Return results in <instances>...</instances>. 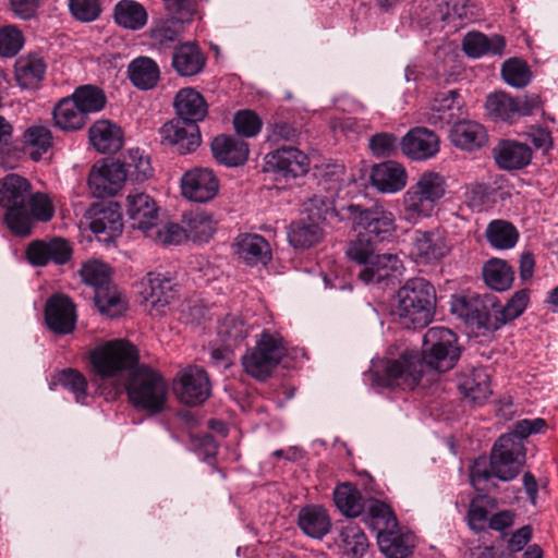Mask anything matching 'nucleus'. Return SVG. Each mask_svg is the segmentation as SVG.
Instances as JSON below:
<instances>
[{
	"label": "nucleus",
	"instance_id": "f03ea898",
	"mask_svg": "<svg viewBox=\"0 0 558 558\" xmlns=\"http://www.w3.org/2000/svg\"><path fill=\"white\" fill-rule=\"evenodd\" d=\"M447 192L446 178L435 171L423 172L402 195V219L416 225L433 216Z\"/></svg>",
	"mask_w": 558,
	"mask_h": 558
},
{
	"label": "nucleus",
	"instance_id": "f3484780",
	"mask_svg": "<svg viewBox=\"0 0 558 558\" xmlns=\"http://www.w3.org/2000/svg\"><path fill=\"white\" fill-rule=\"evenodd\" d=\"M485 108L492 120L512 122L519 117L531 116L535 104L527 98L512 97L505 92H495L487 96Z\"/></svg>",
	"mask_w": 558,
	"mask_h": 558
},
{
	"label": "nucleus",
	"instance_id": "20e7f679",
	"mask_svg": "<svg viewBox=\"0 0 558 558\" xmlns=\"http://www.w3.org/2000/svg\"><path fill=\"white\" fill-rule=\"evenodd\" d=\"M422 362L415 351L405 350L400 357L381 359L373 363L368 372L372 386L403 389L415 388L422 378Z\"/></svg>",
	"mask_w": 558,
	"mask_h": 558
},
{
	"label": "nucleus",
	"instance_id": "aec40b11",
	"mask_svg": "<svg viewBox=\"0 0 558 558\" xmlns=\"http://www.w3.org/2000/svg\"><path fill=\"white\" fill-rule=\"evenodd\" d=\"M45 323L56 335L72 333L76 326V308L72 300L64 294L51 295L45 305Z\"/></svg>",
	"mask_w": 558,
	"mask_h": 558
},
{
	"label": "nucleus",
	"instance_id": "680f3d73",
	"mask_svg": "<svg viewBox=\"0 0 558 558\" xmlns=\"http://www.w3.org/2000/svg\"><path fill=\"white\" fill-rule=\"evenodd\" d=\"M82 280L95 291L111 283L110 268L102 262L93 259L84 263L80 269Z\"/></svg>",
	"mask_w": 558,
	"mask_h": 558
},
{
	"label": "nucleus",
	"instance_id": "de8ad7c7",
	"mask_svg": "<svg viewBox=\"0 0 558 558\" xmlns=\"http://www.w3.org/2000/svg\"><path fill=\"white\" fill-rule=\"evenodd\" d=\"M53 120L63 131H77L85 126L88 119L71 97H65L56 105Z\"/></svg>",
	"mask_w": 558,
	"mask_h": 558
},
{
	"label": "nucleus",
	"instance_id": "c85d7f7f",
	"mask_svg": "<svg viewBox=\"0 0 558 558\" xmlns=\"http://www.w3.org/2000/svg\"><path fill=\"white\" fill-rule=\"evenodd\" d=\"M210 147L214 158L219 163L228 167L242 166L248 158L247 143L230 135L216 136Z\"/></svg>",
	"mask_w": 558,
	"mask_h": 558
},
{
	"label": "nucleus",
	"instance_id": "69168bd1",
	"mask_svg": "<svg viewBox=\"0 0 558 558\" xmlns=\"http://www.w3.org/2000/svg\"><path fill=\"white\" fill-rule=\"evenodd\" d=\"M126 174L135 175V180L144 181L153 175V167L148 156L138 148L130 149L129 156L123 163Z\"/></svg>",
	"mask_w": 558,
	"mask_h": 558
},
{
	"label": "nucleus",
	"instance_id": "b1692460",
	"mask_svg": "<svg viewBox=\"0 0 558 558\" xmlns=\"http://www.w3.org/2000/svg\"><path fill=\"white\" fill-rule=\"evenodd\" d=\"M141 286L140 293L144 302L149 303L159 314L165 313L175 296L171 279L161 274L148 272Z\"/></svg>",
	"mask_w": 558,
	"mask_h": 558
},
{
	"label": "nucleus",
	"instance_id": "6e6552de",
	"mask_svg": "<svg viewBox=\"0 0 558 558\" xmlns=\"http://www.w3.org/2000/svg\"><path fill=\"white\" fill-rule=\"evenodd\" d=\"M461 355L457 335L445 327L429 328L423 338L422 352L418 354L424 368L445 373L453 368Z\"/></svg>",
	"mask_w": 558,
	"mask_h": 558
},
{
	"label": "nucleus",
	"instance_id": "9b49d317",
	"mask_svg": "<svg viewBox=\"0 0 558 558\" xmlns=\"http://www.w3.org/2000/svg\"><path fill=\"white\" fill-rule=\"evenodd\" d=\"M547 423L544 418L519 420L513 424L512 430L502 434L495 441L490 454H500L501 458L517 459L525 463L526 449L523 440L532 434L545 432Z\"/></svg>",
	"mask_w": 558,
	"mask_h": 558
},
{
	"label": "nucleus",
	"instance_id": "1a4fd4ad",
	"mask_svg": "<svg viewBox=\"0 0 558 558\" xmlns=\"http://www.w3.org/2000/svg\"><path fill=\"white\" fill-rule=\"evenodd\" d=\"M345 211L352 229L375 242L387 241L397 231L395 214L380 203H375L369 207L349 204L345 206Z\"/></svg>",
	"mask_w": 558,
	"mask_h": 558
},
{
	"label": "nucleus",
	"instance_id": "4c0bfd02",
	"mask_svg": "<svg viewBox=\"0 0 558 558\" xmlns=\"http://www.w3.org/2000/svg\"><path fill=\"white\" fill-rule=\"evenodd\" d=\"M458 389L464 398L474 403H483L492 393L489 376L484 368H473L458 377Z\"/></svg>",
	"mask_w": 558,
	"mask_h": 558
},
{
	"label": "nucleus",
	"instance_id": "49530a36",
	"mask_svg": "<svg viewBox=\"0 0 558 558\" xmlns=\"http://www.w3.org/2000/svg\"><path fill=\"white\" fill-rule=\"evenodd\" d=\"M337 544L343 555L351 558L363 557L369 545L364 531L354 522H348L341 527Z\"/></svg>",
	"mask_w": 558,
	"mask_h": 558
},
{
	"label": "nucleus",
	"instance_id": "72a5a7b5",
	"mask_svg": "<svg viewBox=\"0 0 558 558\" xmlns=\"http://www.w3.org/2000/svg\"><path fill=\"white\" fill-rule=\"evenodd\" d=\"M530 302V290L527 288L515 291L507 303L501 306L492 301V320L486 324L490 330H498L502 325L521 316Z\"/></svg>",
	"mask_w": 558,
	"mask_h": 558
},
{
	"label": "nucleus",
	"instance_id": "e433bc0d",
	"mask_svg": "<svg viewBox=\"0 0 558 558\" xmlns=\"http://www.w3.org/2000/svg\"><path fill=\"white\" fill-rule=\"evenodd\" d=\"M305 211L308 219L316 222L333 225L337 222L348 221V213L345 207L337 209L335 202L330 196L323 194L313 195L305 204Z\"/></svg>",
	"mask_w": 558,
	"mask_h": 558
},
{
	"label": "nucleus",
	"instance_id": "a18cd8bd",
	"mask_svg": "<svg viewBox=\"0 0 558 558\" xmlns=\"http://www.w3.org/2000/svg\"><path fill=\"white\" fill-rule=\"evenodd\" d=\"M21 141L23 150L28 154L31 159L39 161L52 146V134L49 128L34 124L23 132Z\"/></svg>",
	"mask_w": 558,
	"mask_h": 558
},
{
	"label": "nucleus",
	"instance_id": "423d86ee",
	"mask_svg": "<svg viewBox=\"0 0 558 558\" xmlns=\"http://www.w3.org/2000/svg\"><path fill=\"white\" fill-rule=\"evenodd\" d=\"M126 392L135 408L156 414L165 408L168 385L159 372L147 365H141L132 373Z\"/></svg>",
	"mask_w": 558,
	"mask_h": 558
},
{
	"label": "nucleus",
	"instance_id": "9d476101",
	"mask_svg": "<svg viewBox=\"0 0 558 558\" xmlns=\"http://www.w3.org/2000/svg\"><path fill=\"white\" fill-rule=\"evenodd\" d=\"M89 361L95 375L106 379L133 368L138 362V351L130 341L116 339L93 349Z\"/></svg>",
	"mask_w": 558,
	"mask_h": 558
},
{
	"label": "nucleus",
	"instance_id": "052dcab7",
	"mask_svg": "<svg viewBox=\"0 0 558 558\" xmlns=\"http://www.w3.org/2000/svg\"><path fill=\"white\" fill-rule=\"evenodd\" d=\"M156 244L160 245H178L186 239L185 227L178 223L161 225L159 221L151 227L149 232L145 234Z\"/></svg>",
	"mask_w": 558,
	"mask_h": 558
},
{
	"label": "nucleus",
	"instance_id": "2f4dec72",
	"mask_svg": "<svg viewBox=\"0 0 558 558\" xmlns=\"http://www.w3.org/2000/svg\"><path fill=\"white\" fill-rule=\"evenodd\" d=\"M450 141L457 148L474 151L486 145L488 135L481 123L472 120H461L452 125Z\"/></svg>",
	"mask_w": 558,
	"mask_h": 558
},
{
	"label": "nucleus",
	"instance_id": "a878e982",
	"mask_svg": "<svg viewBox=\"0 0 558 558\" xmlns=\"http://www.w3.org/2000/svg\"><path fill=\"white\" fill-rule=\"evenodd\" d=\"M493 156L500 169L520 170L530 165L532 149L527 144L513 140H501L493 149Z\"/></svg>",
	"mask_w": 558,
	"mask_h": 558
},
{
	"label": "nucleus",
	"instance_id": "5fc2aeb1",
	"mask_svg": "<svg viewBox=\"0 0 558 558\" xmlns=\"http://www.w3.org/2000/svg\"><path fill=\"white\" fill-rule=\"evenodd\" d=\"M95 304L101 314L110 317L121 315L126 308V302L114 284L109 283L94 293Z\"/></svg>",
	"mask_w": 558,
	"mask_h": 558
},
{
	"label": "nucleus",
	"instance_id": "473e14b6",
	"mask_svg": "<svg viewBox=\"0 0 558 558\" xmlns=\"http://www.w3.org/2000/svg\"><path fill=\"white\" fill-rule=\"evenodd\" d=\"M47 64L37 53L21 56L14 64V77L17 85L24 89L39 86L46 74Z\"/></svg>",
	"mask_w": 558,
	"mask_h": 558
},
{
	"label": "nucleus",
	"instance_id": "0e129e2a",
	"mask_svg": "<svg viewBox=\"0 0 558 558\" xmlns=\"http://www.w3.org/2000/svg\"><path fill=\"white\" fill-rule=\"evenodd\" d=\"M235 133L243 137L256 136L263 128L260 117L253 110L243 109L235 112L233 117Z\"/></svg>",
	"mask_w": 558,
	"mask_h": 558
},
{
	"label": "nucleus",
	"instance_id": "cd10ccee",
	"mask_svg": "<svg viewBox=\"0 0 558 558\" xmlns=\"http://www.w3.org/2000/svg\"><path fill=\"white\" fill-rule=\"evenodd\" d=\"M234 252L248 266L267 265L271 260V248L266 239L256 233L236 236Z\"/></svg>",
	"mask_w": 558,
	"mask_h": 558
},
{
	"label": "nucleus",
	"instance_id": "ddd939ff",
	"mask_svg": "<svg viewBox=\"0 0 558 558\" xmlns=\"http://www.w3.org/2000/svg\"><path fill=\"white\" fill-rule=\"evenodd\" d=\"M264 171L286 180L295 179L307 173L308 157L299 148L282 146L265 155Z\"/></svg>",
	"mask_w": 558,
	"mask_h": 558
},
{
	"label": "nucleus",
	"instance_id": "09e8293b",
	"mask_svg": "<svg viewBox=\"0 0 558 558\" xmlns=\"http://www.w3.org/2000/svg\"><path fill=\"white\" fill-rule=\"evenodd\" d=\"M483 279L490 289L502 292L512 286L514 270L506 260L492 258L483 266Z\"/></svg>",
	"mask_w": 558,
	"mask_h": 558
},
{
	"label": "nucleus",
	"instance_id": "58836bf2",
	"mask_svg": "<svg viewBox=\"0 0 558 558\" xmlns=\"http://www.w3.org/2000/svg\"><path fill=\"white\" fill-rule=\"evenodd\" d=\"M459 97L454 89L437 93L426 117L427 123L435 128L450 124L456 117L454 109L460 108Z\"/></svg>",
	"mask_w": 558,
	"mask_h": 558
},
{
	"label": "nucleus",
	"instance_id": "6e6d98bb",
	"mask_svg": "<svg viewBox=\"0 0 558 558\" xmlns=\"http://www.w3.org/2000/svg\"><path fill=\"white\" fill-rule=\"evenodd\" d=\"M378 545L387 558H408L413 553L410 538L391 531L378 534Z\"/></svg>",
	"mask_w": 558,
	"mask_h": 558
},
{
	"label": "nucleus",
	"instance_id": "c756f323",
	"mask_svg": "<svg viewBox=\"0 0 558 558\" xmlns=\"http://www.w3.org/2000/svg\"><path fill=\"white\" fill-rule=\"evenodd\" d=\"M93 147L101 154H114L123 146V131L109 120L96 121L88 131Z\"/></svg>",
	"mask_w": 558,
	"mask_h": 558
},
{
	"label": "nucleus",
	"instance_id": "8fccbe9b",
	"mask_svg": "<svg viewBox=\"0 0 558 558\" xmlns=\"http://www.w3.org/2000/svg\"><path fill=\"white\" fill-rule=\"evenodd\" d=\"M186 239L193 242H208L216 231L217 222L213 215L205 211H193L183 219Z\"/></svg>",
	"mask_w": 558,
	"mask_h": 558
},
{
	"label": "nucleus",
	"instance_id": "7c9ffc66",
	"mask_svg": "<svg viewBox=\"0 0 558 558\" xmlns=\"http://www.w3.org/2000/svg\"><path fill=\"white\" fill-rule=\"evenodd\" d=\"M405 169L396 161H386L373 167L372 185L381 193H397L407 185Z\"/></svg>",
	"mask_w": 558,
	"mask_h": 558
},
{
	"label": "nucleus",
	"instance_id": "c9c22d12",
	"mask_svg": "<svg viewBox=\"0 0 558 558\" xmlns=\"http://www.w3.org/2000/svg\"><path fill=\"white\" fill-rule=\"evenodd\" d=\"M173 105L180 119L194 123L202 121L208 112L205 98L192 87L180 89L174 97Z\"/></svg>",
	"mask_w": 558,
	"mask_h": 558
},
{
	"label": "nucleus",
	"instance_id": "f704fd0d",
	"mask_svg": "<svg viewBox=\"0 0 558 558\" xmlns=\"http://www.w3.org/2000/svg\"><path fill=\"white\" fill-rule=\"evenodd\" d=\"M505 48L506 39L498 34L487 36L481 32H469L462 40V49L471 58H481L486 54L501 56Z\"/></svg>",
	"mask_w": 558,
	"mask_h": 558
},
{
	"label": "nucleus",
	"instance_id": "2eb2a0df",
	"mask_svg": "<svg viewBox=\"0 0 558 558\" xmlns=\"http://www.w3.org/2000/svg\"><path fill=\"white\" fill-rule=\"evenodd\" d=\"M27 260L36 267L47 266L52 263L54 265L68 264L73 255V247L70 241L54 236L48 241L35 240L27 245Z\"/></svg>",
	"mask_w": 558,
	"mask_h": 558
},
{
	"label": "nucleus",
	"instance_id": "bf43d9fd",
	"mask_svg": "<svg viewBox=\"0 0 558 558\" xmlns=\"http://www.w3.org/2000/svg\"><path fill=\"white\" fill-rule=\"evenodd\" d=\"M501 76L508 85L523 88L530 83L532 74L525 61L519 58H510L501 66Z\"/></svg>",
	"mask_w": 558,
	"mask_h": 558
},
{
	"label": "nucleus",
	"instance_id": "c03bdc74",
	"mask_svg": "<svg viewBox=\"0 0 558 558\" xmlns=\"http://www.w3.org/2000/svg\"><path fill=\"white\" fill-rule=\"evenodd\" d=\"M338 510L348 518L359 517L365 509V499L360 489L350 482L338 484L333 490Z\"/></svg>",
	"mask_w": 558,
	"mask_h": 558
},
{
	"label": "nucleus",
	"instance_id": "412c9836",
	"mask_svg": "<svg viewBox=\"0 0 558 558\" xmlns=\"http://www.w3.org/2000/svg\"><path fill=\"white\" fill-rule=\"evenodd\" d=\"M126 215L131 227L145 235L158 222L159 208L150 195L135 192L126 198Z\"/></svg>",
	"mask_w": 558,
	"mask_h": 558
},
{
	"label": "nucleus",
	"instance_id": "37998d69",
	"mask_svg": "<svg viewBox=\"0 0 558 558\" xmlns=\"http://www.w3.org/2000/svg\"><path fill=\"white\" fill-rule=\"evenodd\" d=\"M128 75L132 84L141 89L154 88L160 80L158 64L148 57H138L132 60L128 66Z\"/></svg>",
	"mask_w": 558,
	"mask_h": 558
},
{
	"label": "nucleus",
	"instance_id": "a19ab883",
	"mask_svg": "<svg viewBox=\"0 0 558 558\" xmlns=\"http://www.w3.org/2000/svg\"><path fill=\"white\" fill-rule=\"evenodd\" d=\"M287 234L289 243L293 247L301 250L311 248L319 244L325 236L320 225L308 218H301L291 222Z\"/></svg>",
	"mask_w": 558,
	"mask_h": 558
},
{
	"label": "nucleus",
	"instance_id": "f8f14e48",
	"mask_svg": "<svg viewBox=\"0 0 558 558\" xmlns=\"http://www.w3.org/2000/svg\"><path fill=\"white\" fill-rule=\"evenodd\" d=\"M451 251V244L445 230L415 229L411 234L410 256L420 265H432L440 262Z\"/></svg>",
	"mask_w": 558,
	"mask_h": 558
},
{
	"label": "nucleus",
	"instance_id": "603ef678",
	"mask_svg": "<svg viewBox=\"0 0 558 558\" xmlns=\"http://www.w3.org/2000/svg\"><path fill=\"white\" fill-rule=\"evenodd\" d=\"M117 24L129 29H140L147 22V12L144 7L133 0H121L114 8Z\"/></svg>",
	"mask_w": 558,
	"mask_h": 558
},
{
	"label": "nucleus",
	"instance_id": "f257e3e1",
	"mask_svg": "<svg viewBox=\"0 0 558 558\" xmlns=\"http://www.w3.org/2000/svg\"><path fill=\"white\" fill-rule=\"evenodd\" d=\"M436 290L424 278L409 279L397 292L393 314L405 328H422L435 314Z\"/></svg>",
	"mask_w": 558,
	"mask_h": 558
},
{
	"label": "nucleus",
	"instance_id": "a211bd4d",
	"mask_svg": "<svg viewBox=\"0 0 558 558\" xmlns=\"http://www.w3.org/2000/svg\"><path fill=\"white\" fill-rule=\"evenodd\" d=\"M219 191V180L213 170L194 168L186 171L181 179L182 195L195 203L211 201Z\"/></svg>",
	"mask_w": 558,
	"mask_h": 558
},
{
	"label": "nucleus",
	"instance_id": "4be33fe9",
	"mask_svg": "<svg viewBox=\"0 0 558 558\" xmlns=\"http://www.w3.org/2000/svg\"><path fill=\"white\" fill-rule=\"evenodd\" d=\"M161 135L181 155L195 151L202 142L197 123L180 118L165 123L161 128Z\"/></svg>",
	"mask_w": 558,
	"mask_h": 558
},
{
	"label": "nucleus",
	"instance_id": "393cba45",
	"mask_svg": "<svg viewBox=\"0 0 558 558\" xmlns=\"http://www.w3.org/2000/svg\"><path fill=\"white\" fill-rule=\"evenodd\" d=\"M89 229L99 241L106 244L113 242L120 236L123 230V222L118 204L110 203L95 208Z\"/></svg>",
	"mask_w": 558,
	"mask_h": 558
},
{
	"label": "nucleus",
	"instance_id": "e2e57ef3",
	"mask_svg": "<svg viewBox=\"0 0 558 558\" xmlns=\"http://www.w3.org/2000/svg\"><path fill=\"white\" fill-rule=\"evenodd\" d=\"M56 380L64 389L71 391L76 402H83L87 397V380L85 376L75 368L62 369L56 377Z\"/></svg>",
	"mask_w": 558,
	"mask_h": 558
},
{
	"label": "nucleus",
	"instance_id": "864d4df0",
	"mask_svg": "<svg viewBox=\"0 0 558 558\" xmlns=\"http://www.w3.org/2000/svg\"><path fill=\"white\" fill-rule=\"evenodd\" d=\"M70 97L87 118L101 111L107 104L105 92L95 85L78 86Z\"/></svg>",
	"mask_w": 558,
	"mask_h": 558
},
{
	"label": "nucleus",
	"instance_id": "3c124183",
	"mask_svg": "<svg viewBox=\"0 0 558 558\" xmlns=\"http://www.w3.org/2000/svg\"><path fill=\"white\" fill-rule=\"evenodd\" d=\"M485 236L492 247L510 250L518 243L519 231L510 221L496 219L488 223Z\"/></svg>",
	"mask_w": 558,
	"mask_h": 558
},
{
	"label": "nucleus",
	"instance_id": "338daca9",
	"mask_svg": "<svg viewBox=\"0 0 558 558\" xmlns=\"http://www.w3.org/2000/svg\"><path fill=\"white\" fill-rule=\"evenodd\" d=\"M23 44V34L17 27L5 26L0 29V56L14 57L22 49Z\"/></svg>",
	"mask_w": 558,
	"mask_h": 558
},
{
	"label": "nucleus",
	"instance_id": "39448f33",
	"mask_svg": "<svg viewBox=\"0 0 558 558\" xmlns=\"http://www.w3.org/2000/svg\"><path fill=\"white\" fill-rule=\"evenodd\" d=\"M31 182L15 173L0 179V207L5 209L4 222L10 232L16 236H27L28 216L26 213Z\"/></svg>",
	"mask_w": 558,
	"mask_h": 558
},
{
	"label": "nucleus",
	"instance_id": "4d7b16f0",
	"mask_svg": "<svg viewBox=\"0 0 558 558\" xmlns=\"http://www.w3.org/2000/svg\"><path fill=\"white\" fill-rule=\"evenodd\" d=\"M248 333L250 327L241 317L234 315L226 316L218 329L222 343L232 349L244 341Z\"/></svg>",
	"mask_w": 558,
	"mask_h": 558
},
{
	"label": "nucleus",
	"instance_id": "6ab92c4d",
	"mask_svg": "<svg viewBox=\"0 0 558 558\" xmlns=\"http://www.w3.org/2000/svg\"><path fill=\"white\" fill-rule=\"evenodd\" d=\"M126 180V170L120 161H111L100 167L94 166L88 175V186L97 198L116 195Z\"/></svg>",
	"mask_w": 558,
	"mask_h": 558
},
{
	"label": "nucleus",
	"instance_id": "bb28decb",
	"mask_svg": "<svg viewBox=\"0 0 558 558\" xmlns=\"http://www.w3.org/2000/svg\"><path fill=\"white\" fill-rule=\"evenodd\" d=\"M524 463L518 462L517 459L501 458L500 454L489 456V469L482 468L480 463H475L471 469V481L474 485L488 481L492 476L508 482L515 478Z\"/></svg>",
	"mask_w": 558,
	"mask_h": 558
},
{
	"label": "nucleus",
	"instance_id": "7ed1b4c3",
	"mask_svg": "<svg viewBox=\"0 0 558 558\" xmlns=\"http://www.w3.org/2000/svg\"><path fill=\"white\" fill-rule=\"evenodd\" d=\"M374 240L357 232L356 236L349 241L345 250L348 258L362 268L357 278L368 283H380L390 278L399 268L400 259L390 253L377 254Z\"/></svg>",
	"mask_w": 558,
	"mask_h": 558
},
{
	"label": "nucleus",
	"instance_id": "4468645a",
	"mask_svg": "<svg viewBox=\"0 0 558 558\" xmlns=\"http://www.w3.org/2000/svg\"><path fill=\"white\" fill-rule=\"evenodd\" d=\"M174 391L182 403L198 405L210 396V383L204 368L187 366L178 375Z\"/></svg>",
	"mask_w": 558,
	"mask_h": 558
},
{
	"label": "nucleus",
	"instance_id": "774afa93",
	"mask_svg": "<svg viewBox=\"0 0 558 558\" xmlns=\"http://www.w3.org/2000/svg\"><path fill=\"white\" fill-rule=\"evenodd\" d=\"M369 148L376 157H389L398 149V138L392 133H377L369 138Z\"/></svg>",
	"mask_w": 558,
	"mask_h": 558
},
{
	"label": "nucleus",
	"instance_id": "ea45409f",
	"mask_svg": "<svg viewBox=\"0 0 558 558\" xmlns=\"http://www.w3.org/2000/svg\"><path fill=\"white\" fill-rule=\"evenodd\" d=\"M206 58L196 44H182L172 53V66L181 76H194L205 66Z\"/></svg>",
	"mask_w": 558,
	"mask_h": 558
},
{
	"label": "nucleus",
	"instance_id": "0eeeda50",
	"mask_svg": "<svg viewBox=\"0 0 558 558\" xmlns=\"http://www.w3.org/2000/svg\"><path fill=\"white\" fill-rule=\"evenodd\" d=\"M286 354L284 339L279 333L264 329L256 344L246 351L241 362L248 376L265 381L272 375Z\"/></svg>",
	"mask_w": 558,
	"mask_h": 558
},
{
	"label": "nucleus",
	"instance_id": "79ce46f5",
	"mask_svg": "<svg viewBox=\"0 0 558 558\" xmlns=\"http://www.w3.org/2000/svg\"><path fill=\"white\" fill-rule=\"evenodd\" d=\"M298 524L304 534L317 539H322L331 527L329 514L320 506L302 508L299 512Z\"/></svg>",
	"mask_w": 558,
	"mask_h": 558
},
{
	"label": "nucleus",
	"instance_id": "5701e85b",
	"mask_svg": "<svg viewBox=\"0 0 558 558\" xmlns=\"http://www.w3.org/2000/svg\"><path fill=\"white\" fill-rule=\"evenodd\" d=\"M402 153L412 160L430 159L439 151L438 135L426 128H413L401 140Z\"/></svg>",
	"mask_w": 558,
	"mask_h": 558
},
{
	"label": "nucleus",
	"instance_id": "dca6fc26",
	"mask_svg": "<svg viewBox=\"0 0 558 558\" xmlns=\"http://www.w3.org/2000/svg\"><path fill=\"white\" fill-rule=\"evenodd\" d=\"M451 313L461 318L468 326L477 330L492 331V300L485 301L478 295H454L451 300Z\"/></svg>",
	"mask_w": 558,
	"mask_h": 558
},
{
	"label": "nucleus",
	"instance_id": "13d9d810",
	"mask_svg": "<svg viewBox=\"0 0 558 558\" xmlns=\"http://www.w3.org/2000/svg\"><path fill=\"white\" fill-rule=\"evenodd\" d=\"M26 213L28 216V236L32 233L34 220L46 222L52 219L54 215V206L51 198L47 194L41 192H31Z\"/></svg>",
	"mask_w": 558,
	"mask_h": 558
}]
</instances>
